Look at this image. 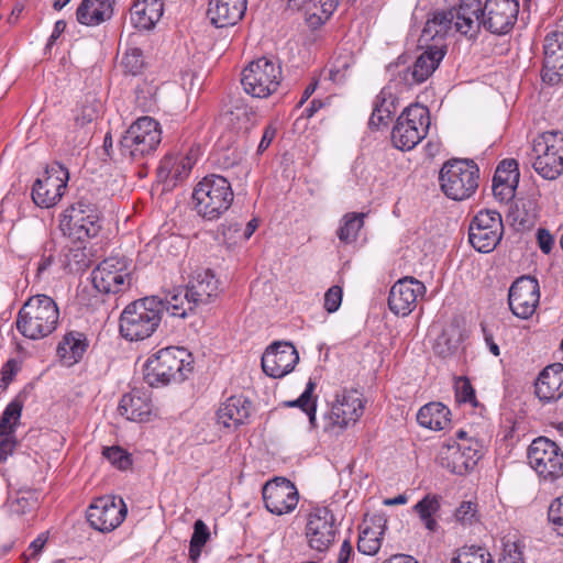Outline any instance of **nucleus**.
<instances>
[{
    "label": "nucleus",
    "instance_id": "obj_40",
    "mask_svg": "<svg viewBox=\"0 0 563 563\" xmlns=\"http://www.w3.org/2000/svg\"><path fill=\"white\" fill-rule=\"evenodd\" d=\"M35 280H48L56 266V249L52 242H47L43 245L38 260L35 262Z\"/></svg>",
    "mask_w": 563,
    "mask_h": 563
},
{
    "label": "nucleus",
    "instance_id": "obj_12",
    "mask_svg": "<svg viewBox=\"0 0 563 563\" xmlns=\"http://www.w3.org/2000/svg\"><path fill=\"white\" fill-rule=\"evenodd\" d=\"M62 224L79 241L97 236L102 227L99 209L86 199L66 209Z\"/></svg>",
    "mask_w": 563,
    "mask_h": 563
},
{
    "label": "nucleus",
    "instance_id": "obj_42",
    "mask_svg": "<svg viewBox=\"0 0 563 563\" xmlns=\"http://www.w3.org/2000/svg\"><path fill=\"white\" fill-rule=\"evenodd\" d=\"M364 213H346L342 218V225L338 230L339 240L345 244L354 242L364 224Z\"/></svg>",
    "mask_w": 563,
    "mask_h": 563
},
{
    "label": "nucleus",
    "instance_id": "obj_46",
    "mask_svg": "<svg viewBox=\"0 0 563 563\" xmlns=\"http://www.w3.org/2000/svg\"><path fill=\"white\" fill-rule=\"evenodd\" d=\"M383 531H376L371 528H366L362 531L357 542V549L361 553L366 555L376 554L382 545Z\"/></svg>",
    "mask_w": 563,
    "mask_h": 563
},
{
    "label": "nucleus",
    "instance_id": "obj_63",
    "mask_svg": "<svg viewBox=\"0 0 563 563\" xmlns=\"http://www.w3.org/2000/svg\"><path fill=\"white\" fill-rule=\"evenodd\" d=\"M537 240L541 251L545 254H549L554 244V239L550 232L545 229H539L537 232Z\"/></svg>",
    "mask_w": 563,
    "mask_h": 563
},
{
    "label": "nucleus",
    "instance_id": "obj_56",
    "mask_svg": "<svg viewBox=\"0 0 563 563\" xmlns=\"http://www.w3.org/2000/svg\"><path fill=\"white\" fill-rule=\"evenodd\" d=\"M548 516L549 520L554 525L558 534L563 537V495L551 503Z\"/></svg>",
    "mask_w": 563,
    "mask_h": 563
},
{
    "label": "nucleus",
    "instance_id": "obj_64",
    "mask_svg": "<svg viewBox=\"0 0 563 563\" xmlns=\"http://www.w3.org/2000/svg\"><path fill=\"white\" fill-rule=\"evenodd\" d=\"M15 445V440L8 437L0 442V463L4 462L13 453Z\"/></svg>",
    "mask_w": 563,
    "mask_h": 563
},
{
    "label": "nucleus",
    "instance_id": "obj_10",
    "mask_svg": "<svg viewBox=\"0 0 563 563\" xmlns=\"http://www.w3.org/2000/svg\"><path fill=\"white\" fill-rule=\"evenodd\" d=\"M528 461L537 474L545 481L553 482L563 476V453L558 444L540 437L528 449Z\"/></svg>",
    "mask_w": 563,
    "mask_h": 563
},
{
    "label": "nucleus",
    "instance_id": "obj_14",
    "mask_svg": "<svg viewBox=\"0 0 563 563\" xmlns=\"http://www.w3.org/2000/svg\"><path fill=\"white\" fill-rule=\"evenodd\" d=\"M68 179L67 168L58 163L51 165L33 185L32 199L34 203L41 208L55 206L62 199Z\"/></svg>",
    "mask_w": 563,
    "mask_h": 563
},
{
    "label": "nucleus",
    "instance_id": "obj_59",
    "mask_svg": "<svg viewBox=\"0 0 563 563\" xmlns=\"http://www.w3.org/2000/svg\"><path fill=\"white\" fill-rule=\"evenodd\" d=\"M342 288L340 286L330 287L324 295V308L329 313L335 312L342 302Z\"/></svg>",
    "mask_w": 563,
    "mask_h": 563
},
{
    "label": "nucleus",
    "instance_id": "obj_53",
    "mask_svg": "<svg viewBox=\"0 0 563 563\" xmlns=\"http://www.w3.org/2000/svg\"><path fill=\"white\" fill-rule=\"evenodd\" d=\"M455 397L459 402L476 406L475 390L471 382L465 377H460L455 384Z\"/></svg>",
    "mask_w": 563,
    "mask_h": 563
},
{
    "label": "nucleus",
    "instance_id": "obj_60",
    "mask_svg": "<svg viewBox=\"0 0 563 563\" xmlns=\"http://www.w3.org/2000/svg\"><path fill=\"white\" fill-rule=\"evenodd\" d=\"M518 183H499L493 179V192L500 201H509L515 197Z\"/></svg>",
    "mask_w": 563,
    "mask_h": 563
},
{
    "label": "nucleus",
    "instance_id": "obj_49",
    "mask_svg": "<svg viewBox=\"0 0 563 563\" xmlns=\"http://www.w3.org/2000/svg\"><path fill=\"white\" fill-rule=\"evenodd\" d=\"M124 71L136 76L141 74L145 66L143 52L137 47H130L126 49L121 62Z\"/></svg>",
    "mask_w": 563,
    "mask_h": 563
},
{
    "label": "nucleus",
    "instance_id": "obj_39",
    "mask_svg": "<svg viewBox=\"0 0 563 563\" xmlns=\"http://www.w3.org/2000/svg\"><path fill=\"white\" fill-rule=\"evenodd\" d=\"M441 508V497L435 494H427L421 500L413 506V511L419 516L424 527L434 532L438 530L439 525L434 519V515Z\"/></svg>",
    "mask_w": 563,
    "mask_h": 563
},
{
    "label": "nucleus",
    "instance_id": "obj_44",
    "mask_svg": "<svg viewBox=\"0 0 563 563\" xmlns=\"http://www.w3.org/2000/svg\"><path fill=\"white\" fill-rule=\"evenodd\" d=\"M101 109L102 104L95 96H86L79 113L75 118L76 124L79 126H85L91 123L99 117Z\"/></svg>",
    "mask_w": 563,
    "mask_h": 563
},
{
    "label": "nucleus",
    "instance_id": "obj_13",
    "mask_svg": "<svg viewBox=\"0 0 563 563\" xmlns=\"http://www.w3.org/2000/svg\"><path fill=\"white\" fill-rule=\"evenodd\" d=\"M336 533V519L330 508L316 506L307 515L305 536L312 550L327 551L334 542Z\"/></svg>",
    "mask_w": 563,
    "mask_h": 563
},
{
    "label": "nucleus",
    "instance_id": "obj_29",
    "mask_svg": "<svg viewBox=\"0 0 563 563\" xmlns=\"http://www.w3.org/2000/svg\"><path fill=\"white\" fill-rule=\"evenodd\" d=\"M163 13V0H136L130 10L131 23L139 30H151Z\"/></svg>",
    "mask_w": 563,
    "mask_h": 563
},
{
    "label": "nucleus",
    "instance_id": "obj_23",
    "mask_svg": "<svg viewBox=\"0 0 563 563\" xmlns=\"http://www.w3.org/2000/svg\"><path fill=\"white\" fill-rule=\"evenodd\" d=\"M424 292L423 283L413 277H404L389 291V309L397 316L406 317L416 308L418 298Z\"/></svg>",
    "mask_w": 563,
    "mask_h": 563
},
{
    "label": "nucleus",
    "instance_id": "obj_62",
    "mask_svg": "<svg viewBox=\"0 0 563 563\" xmlns=\"http://www.w3.org/2000/svg\"><path fill=\"white\" fill-rule=\"evenodd\" d=\"M311 3L313 4V7H317L318 4L321 7L322 15L318 16V22L323 23L325 20L329 19V16L335 10L338 1L336 0H316L314 2H311Z\"/></svg>",
    "mask_w": 563,
    "mask_h": 563
},
{
    "label": "nucleus",
    "instance_id": "obj_54",
    "mask_svg": "<svg viewBox=\"0 0 563 563\" xmlns=\"http://www.w3.org/2000/svg\"><path fill=\"white\" fill-rule=\"evenodd\" d=\"M455 519L462 525H472L477 521L476 504L472 501H463L455 510Z\"/></svg>",
    "mask_w": 563,
    "mask_h": 563
},
{
    "label": "nucleus",
    "instance_id": "obj_33",
    "mask_svg": "<svg viewBox=\"0 0 563 563\" xmlns=\"http://www.w3.org/2000/svg\"><path fill=\"white\" fill-rule=\"evenodd\" d=\"M452 16L449 10L434 12L427 20L419 41L426 45L431 41H435V44H444L445 36L453 29Z\"/></svg>",
    "mask_w": 563,
    "mask_h": 563
},
{
    "label": "nucleus",
    "instance_id": "obj_25",
    "mask_svg": "<svg viewBox=\"0 0 563 563\" xmlns=\"http://www.w3.org/2000/svg\"><path fill=\"white\" fill-rule=\"evenodd\" d=\"M445 54V44L427 45V49L416 59L412 67L404 70L405 84L413 86L426 81L439 67Z\"/></svg>",
    "mask_w": 563,
    "mask_h": 563
},
{
    "label": "nucleus",
    "instance_id": "obj_15",
    "mask_svg": "<svg viewBox=\"0 0 563 563\" xmlns=\"http://www.w3.org/2000/svg\"><path fill=\"white\" fill-rule=\"evenodd\" d=\"M95 288L104 294H117L130 286V271L124 257L103 260L92 272Z\"/></svg>",
    "mask_w": 563,
    "mask_h": 563
},
{
    "label": "nucleus",
    "instance_id": "obj_37",
    "mask_svg": "<svg viewBox=\"0 0 563 563\" xmlns=\"http://www.w3.org/2000/svg\"><path fill=\"white\" fill-rule=\"evenodd\" d=\"M463 341V333L460 325L455 322L448 324L437 338L433 350L434 353L446 358L452 356Z\"/></svg>",
    "mask_w": 563,
    "mask_h": 563
},
{
    "label": "nucleus",
    "instance_id": "obj_22",
    "mask_svg": "<svg viewBox=\"0 0 563 563\" xmlns=\"http://www.w3.org/2000/svg\"><path fill=\"white\" fill-rule=\"evenodd\" d=\"M298 362V351L291 343L275 342L265 350L262 368L267 376L282 378L292 372Z\"/></svg>",
    "mask_w": 563,
    "mask_h": 563
},
{
    "label": "nucleus",
    "instance_id": "obj_45",
    "mask_svg": "<svg viewBox=\"0 0 563 563\" xmlns=\"http://www.w3.org/2000/svg\"><path fill=\"white\" fill-rule=\"evenodd\" d=\"M175 156H176V162H175L176 164L174 166L173 179H172L170 187H174V186H176L177 183L185 180L189 176V174L192 169V166L195 165V163L197 161V154L194 151H190L186 155L178 154Z\"/></svg>",
    "mask_w": 563,
    "mask_h": 563
},
{
    "label": "nucleus",
    "instance_id": "obj_18",
    "mask_svg": "<svg viewBox=\"0 0 563 563\" xmlns=\"http://www.w3.org/2000/svg\"><path fill=\"white\" fill-rule=\"evenodd\" d=\"M126 512L128 509L122 498L102 496L90 505L87 519L93 529L110 532L123 522Z\"/></svg>",
    "mask_w": 563,
    "mask_h": 563
},
{
    "label": "nucleus",
    "instance_id": "obj_38",
    "mask_svg": "<svg viewBox=\"0 0 563 563\" xmlns=\"http://www.w3.org/2000/svg\"><path fill=\"white\" fill-rule=\"evenodd\" d=\"M161 302L163 305V312L167 311L173 317L179 318H185L188 312L198 307L197 303H194L189 298L187 287L185 289H175L173 292L166 295L164 299L161 298Z\"/></svg>",
    "mask_w": 563,
    "mask_h": 563
},
{
    "label": "nucleus",
    "instance_id": "obj_57",
    "mask_svg": "<svg viewBox=\"0 0 563 563\" xmlns=\"http://www.w3.org/2000/svg\"><path fill=\"white\" fill-rule=\"evenodd\" d=\"M484 5L481 0H461L457 8H453L455 14L481 19Z\"/></svg>",
    "mask_w": 563,
    "mask_h": 563
},
{
    "label": "nucleus",
    "instance_id": "obj_4",
    "mask_svg": "<svg viewBox=\"0 0 563 563\" xmlns=\"http://www.w3.org/2000/svg\"><path fill=\"white\" fill-rule=\"evenodd\" d=\"M234 194L223 176H205L194 188L192 205L198 216L207 221L220 219L231 207Z\"/></svg>",
    "mask_w": 563,
    "mask_h": 563
},
{
    "label": "nucleus",
    "instance_id": "obj_32",
    "mask_svg": "<svg viewBox=\"0 0 563 563\" xmlns=\"http://www.w3.org/2000/svg\"><path fill=\"white\" fill-rule=\"evenodd\" d=\"M118 410L128 420L142 422L148 419L152 404L145 394L133 390L122 396Z\"/></svg>",
    "mask_w": 563,
    "mask_h": 563
},
{
    "label": "nucleus",
    "instance_id": "obj_24",
    "mask_svg": "<svg viewBox=\"0 0 563 563\" xmlns=\"http://www.w3.org/2000/svg\"><path fill=\"white\" fill-rule=\"evenodd\" d=\"M542 80L558 85L563 80V32H551L543 44Z\"/></svg>",
    "mask_w": 563,
    "mask_h": 563
},
{
    "label": "nucleus",
    "instance_id": "obj_1",
    "mask_svg": "<svg viewBox=\"0 0 563 563\" xmlns=\"http://www.w3.org/2000/svg\"><path fill=\"white\" fill-rule=\"evenodd\" d=\"M59 321L57 303L47 295L30 297L18 312V331L31 340L43 339L53 333Z\"/></svg>",
    "mask_w": 563,
    "mask_h": 563
},
{
    "label": "nucleus",
    "instance_id": "obj_5",
    "mask_svg": "<svg viewBox=\"0 0 563 563\" xmlns=\"http://www.w3.org/2000/svg\"><path fill=\"white\" fill-rule=\"evenodd\" d=\"M479 168L472 159L452 158L446 161L439 173L443 194L455 201L472 197L478 188Z\"/></svg>",
    "mask_w": 563,
    "mask_h": 563
},
{
    "label": "nucleus",
    "instance_id": "obj_3",
    "mask_svg": "<svg viewBox=\"0 0 563 563\" xmlns=\"http://www.w3.org/2000/svg\"><path fill=\"white\" fill-rule=\"evenodd\" d=\"M163 305L157 296L145 297L128 305L120 317V333L129 341L150 338L161 323Z\"/></svg>",
    "mask_w": 563,
    "mask_h": 563
},
{
    "label": "nucleus",
    "instance_id": "obj_21",
    "mask_svg": "<svg viewBox=\"0 0 563 563\" xmlns=\"http://www.w3.org/2000/svg\"><path fill=\"white\" fill-rule=\"evenodd\" d=\"M540 300V287L534 277L522 276L510 286L508 303L511 312L520 318H530Z\"/></svg>",
    "mask_w": 563,
    "mask_h": 563
},
{
    "label": "nucleus",
    "instance_id": "obj_34",
    "mask_svg": "<svg viewBox=\"0 0 563 563\" xmlns=\"http://www.w3.org/2000/svg\"><path fill=\"white\" fill-rule=\"evenodd\" d=\"M87 346V340L82 333L70 332L58 343L57 355L60 362L69 367L82 358Z\"/></svg>",
    "mask_w": 563,
    "mask_h": 563
},
{
    "label": "nucleus",
    "instance_id": "obj_19",
    "mask_svg": "<svg viewBox=\"0 0 563 563\" xmlns=\"http://www.w3.org/2000/svg\"><path fill=\"white\" fill-rule=\"evenodd\" d=\"M518 12L517 0H486L482 11L483 27L492 34H508L517 22Z\"/></svg>",
    "mask_w": 563,
    "mask_h": 563
},
{
    "label": "nucleus",
    "instance_id": "obj_16",
    "mask_svg": "<svg viewBox=\"0 0 563 563\" xmlns=\"http://www.w3.org/2000/svg\"><path fill=\"white\" fill-rule=\"evenodd\" d=\"M364 411L362 395L355 390H344L336 395L335 402L325 416L324 431H342L350 423L356 422Z\"/></svg>",
    "mask_w": 563,
    "mask_h": 563
},
{
    "label": "nucleus",
    "instance_id": "obj_8",
    "mask_svg": "<svg viewBox=\"0 0 563 563\" xmlns=\"http://www.w3.org/2000/svg\"><path fill=\"white\" fill-rule=\"evenodd\" d=\"M282 80V67L272 58L252 60L242 71L241 84L244 91L254 98L273 95Z\"/></svg>",
    "mask_w": 563,
    "mask_h": 563
},
{
    "label": "nucleus",
    "instance_id": "obj_61",
    "mask_svg": "<svg viewBox=\"0 0 563 563\" xmlns=\"http://www.w3.org/2000/svg\"><path fill=\"white\" fill-rule=\"evenodd\" d=\"M500 563H523L521 547L518 543L507 544Z\"/></svg>",
    "mask_w": 563,
    "mask_h": 563
},
{
    "label": "nucleus",
    "instance_id": "obj_35",
    "mask_svg": "<svg viewBox=\"0 0 563 563\" xmlns=\"http://www.w3.org/2000/svg\"><path fill=\"white\" fill-rule=\"evenodd\" d=\"M396 111V98L389 87H384L376 96L368 125L372 129L387 126Z\"/></svg>",
    "mask_w": 563,
    "mask_h": 563
},
{
    "label": "nucleus",
    "instance_id": "obj_41",
    "mask_svg": "<svg viewBox=\"0 0 563 563\" xmlns=\"http://www.w3.org/2000/svg\"><path fill=\"white\" fill-rule=\"evenodd\" d=\"M451 563H494V561L485 547L472 544L460 548Z\"/></svg>",
    "mask_w": 563,
    "mask_h": 563
},
{
    "label": "nucleus",
    "instance_id": "obj_58",
    "mask_svg": "<svg viewBox=\"0 0 563 563\" xmlns=\"http://www.w3.org/2000/svg\"><path fill=\"white\" fill-rule=\"evenodd\" d=\"M175 162V155H167L162 159L157 168V177L159 178L161 181L165 184L166 187H170L174 166L176 164Z\"/></svg>",
    "mask_w": 563,
    "mask_h": 563
},
{
    "label": "nucleus",
    "instance_id": "obj_51",
    "mask_svg": "<svg viewBox=\"0 0 563 563\" xmlns=\"http://www.w3.org/2000/svg\"><path fill=\"white\" fill-rule=\"evenodd\" d=\"M102 455L119 470H128L132 464L131 455L120 446L103 448Z\"/></svg>",
    "mask_w": 563,
    "mask_h": 563
},
{
    "label": "nucleus",
    "instance_id": "obj_11",
    "mask_svg": "<svg viewBox=\"0 0 563 563\" xmlns=\"http://www.w3.org/2000/svg\"><path fill=\"white\" fill-rule=\"evenodd\" d=\"M504 233L501 216L495 210H482L472 220L468 241L481 253H489L499 244Z\"/></svg>",
    "mask_w": 563,
    "mask_h": 563
},
{
    "label": "nucleus",
    "instance_id": "obj_52",
    "mask_svg": "<svg viewBox=\"0 0 563 563\" xmlns=\"http://www.w3.org/2000/svg\"><path fill=\"white\" fill-rule=\"evenodd\" d=\"M316 389V383L312 379L306 385V389L303 393L295 400L284 401L285 407H297L300 408L303 412L314 402H317V397H313V391Z\"/></svg>",
    "mask_w": 563,
    "mask_h": 563
},
{
    "label": "nucleus",
    "instance_id": "obj_50",
    "mask_svg": "<svg viewBox=\"0 0 563 563\" xmlns=\"http://www.w3.org/2000/svg\"><path fill=\"white\" fill-rule=\"evenodd\" d=\"M494 180L499 183H519L518 163L515 159H504L496 168Z\"/></svg>",
    "mask_w": 563,
    "mask_h": 563
},
{
    "label": "nucleus",
    "instance_id": "obj_36",
    "mask_svg": "<svg viewBox=\"0 0 563 563\" xmlns=\"http://www.w3.org/2000/svg\"><path fill=\"white\" fill-rule=\"evenodd\" d=\"M450 413L443 404L429 402L419 409L417 421L430 430H443L450 423Z\"/></svg>",
    "mask_w": 563,
    "mask_h": 563
},
{
    "label": "nucleus",
    "instance_id": "obj_43",
    "mask_svg": "<svg viewBox=\"0 0 563 563\" xmlns=\"http://www.w3.org/2000/svg\"><path fill=\"white\" fill-rule=\"evenodd\" d=\"M210 538L207 525L202 520H197L194 525V533L189 544V558L195 562L201 554V549Z\"/></svg>",
    "mask_w": 563,
    "mask_h": 563
},
{
    "label": "nucleus",
    "instance_id": "obj_31",
    "mask_svg": "<svg viewBox=\"0 0 563 563\" xmlns=\"http://www.w3.org/2000/svg\"><path fill=\"white\" fill-rule=\"evenodd\" d=\"M114 0H82L76 15L84 25H99L113 15Z\"/></svg>",
    "mask_w": 563,
    "mask_h": 563
},
{
    "label": "nucleus",
    "instance_id": "obj_20",
    "mask_svg": "<svg viewBox=\"0 0 563 563\" xmlns=\"http://www.w3.org/2000/svg\"><path fill=\"white\" fill-rule=\"evenodd\" d=\"M263 500L266 509L277 516L295 510L299 501L298 490L292 482L276 477L263 486Z\"/></svg>",
    "mask_w": 563,
    "mask_h": 563
},
{
    "label": "nucleus",
    "instance_id": "obj_28",
    "mask_svg": "<svg viewBox=\"0 0 563 563\" xmlns=\"http://www.w3.org/2000/svg\"><path fill=\"white\" fill-rule=\"evenodd\" d=\"M536 395L543 402H551L563 396V365L547 366L536 382Z\"/></svg>",
    "mask_w": 563,
    "mask_h": 563
},
{
    "label": "nucleus",
    "instance_id": "obj_48",
    "mask_svg": "<svg viewBox=\"0 0 563 563\" xmlns=\"http://www.w3.org/2000/svg\"><path fill=\"white\" fill-rule=\"evenodd\" d=\"M449 12L453 15V27L463 35L474 37L479 29L483 27L482 18L463 16L455 14L454 10H449Z\"/></svg>",
    "mask_w": 563,
    "mask_h": 563
},
{
    "label": "nucleus",
    "instance_id": "obj_17",
    "mask_svg": "<svg viewBox=\"0 0 563 563\" xmlns=\"http://www.w3.org/2000/svg\"><path fill=\"white\" fill-rule=\"evenodd\" d=\"M477 441L448 443L438 454L440 465L453 474L464 475L468 473L481 459Z\"/></svg>",
    "mask_w": 563,
    "mask_h": 563
},
{
    "label": "nucleus",
    "instance_id": "obj_2",
    "mask_svg": "<svg viewBox=\"0 0 563 563\" xmlns=\"http://www.w3.org/2000/svg\"><path fill=\"white\" fill-rule=\"evenodd\" d=\"M192 371L191 354L184 347L168 346L153 354L144 366V380L151 387L181 382Z\"/></svg>",
    "mask_w": 563,
    "mask_h": 563
},
{
    "label": "nucleus",
    "instance_id": "obj_6",
    "mask_svg": "<svg viewBox=\"0 0 563 563\" xmlns=\"http://www.w3.org/2000/svg\"><path fill=\"white\" fill-rule=\"evenodd\" d=\"M531 164L542 178L554 180L563 173V132L547 131L533 141Z\"/></svg>",
    "mask_w": 563,
    "mask_h": 563
},
{
    "label": "nucleus",
    "instance_id": "obj_9",
    "mask_svg": "<svg viewBox=\"0 0 563 563\" xmlns=\"http://www.w3.org/2000/svg\"><path fill=\"white\" fill-rule=\"evenodd\" d=\"M161 140L158 122L150 117H143L137 119L121 137L120 150L123 156L136 161L153 153Z\"/></svg>",
    "mask_w": 563,
    "mask_h": 563
},
{
    "label": "nucleus",
    "instance_id": "obj_47",
    "mask_svg": "<svg viewBox=\"0 0 563 563\" xmlns=\"http://www.w3.org/2000/svg\"><path fill=\"white\" fill-rule=\"evenodd\" d=\"M22 402L19 400L11 401L0 417V437L9 435L13 426L19 421L22 412Z\"/></svg>",
    "mask_w": 563,
    "mask_h": 563
},
{
    "label": "nucleus",
    "instance_id": "obj_7",
    "mask_svg": "<svg viewBox=\"0 0 563 563\" xmlns=\"http://www.w3.org/2000/svg\"><path fill=\"white\" fill-rule=\"evenodd\" d=\"M429 126L430 114L428 108L411 104L398 117L391 131V142L398 150L410 151L426 137Z\"/></svg>",
    "mask_w": 563,
    "mask_h": 563
},
{
    "label": "nucleus",
    "instance_id": "obj_26",
    "mask_svg": "<svg viewBox=\"0 0 563 563\" xmlns=\"http://www.w3.org/2000/svg\"><path fill=\"white\" fill-rule=\"evenodd\" d=\"M187 289L194 303L208 305L219 296L220 280L211 269H198L191 276Z\"/></svg>",
    "mask_w": 563,
    "mask_h": 563
},
{
    "label": "nucleus",
    "instance_id": "obj_55",
    "mask_svg": "<svg viewBox=\"0 0 563 563\" xmlns=\"http://www.w3.org/2000/svg\"><path fill=\"white\" fill-rule=\"evenodd\" d=\"M48 540L47 533H40L29 545L26 551L22 553L24 562L37 561L42 553L46 542Z\"/></svg>",
    "mask_w": 563,
    "mask_h": 563
},
{
    "label": "nucleus",
    "instance_id": "obj_30",
    "mask_svg": "<svg viewBox=\"0 0 563 563\" xmlns=\"http://www.w3.org/2000/svg\"><path fill=\"white\" fill-rule=\"evenodd\" d=\"M251 413V402L243 397L232 396L217 411L218 423L225 428L243 424Z\"/></svg>",
    "mask_w": 563,
    "mask_h": 563
},
{
    "label": "nucleus",
    "instance_id": "obj_27",
    "mask_svg": "<svg viewBox=\"0 0 563 563\" xmlns=\"http://www.w3.org/2000/svg\"><path fill=\"white\" fill-rule=\"evenodd\" d=\"M247 0H210L207 15L217 27L235 25L245 14Z\"/></svg>",
    "mask_w": 563,
    "mask_h": 563
}]
</instances>
